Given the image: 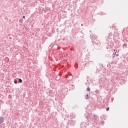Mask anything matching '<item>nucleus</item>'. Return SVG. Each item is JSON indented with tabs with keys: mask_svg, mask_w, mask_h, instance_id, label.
I'll return each instance as SVG.
<instances>
[{
	"mask_svg": "<svg viewBox=\"0 0 128 128\" xmlns=\"http://www.w3.org/2000/svg\"><path fill=\"white\" fill-rule=\"evenodd\" d=\"M98 117H96V116L91 114L90 116V120H96V118Z\"/></svg>",
	"mask_w": 128,
	"mask_h": 128,
	"instance_id": "f257e3e1",
	"label": "nucleus"
},
{
	"mask_svg": "<svg viewBox=\"0 0 128 128\" xmlns=\"http://www.w3.org/2000/svg\"><path fill=\"white\" fill-rule=\"evenodd\" d=\"M4 118H0V124L4 123Z\"/></svg>",
	"mask_w": 128,
	"mask_h": 128,
	"instance_id": "f03ea898",
	"label": "nucleus"
},
{
	"mask_svg": "<svg viewBox=\"0 0 128 128\" xmlns=\"http://www.w3.org/2000/svg\"><path fill=\"white\" fill-rule=\"evenodd\" d=\"M114 56H118V54H116V52H115L114 53Z\"/></svg>",
	"mask_w": 128,
	"mask_h": 128,
	"instance_id": "7ed1b4c3",
	"label": "nucleus"
},
{
	"mask_svg": "<svg viewBox=\"0 0 128 128\" xmlns=\"http://www.w3.org/2000/svg\"><path fill=\"white\" fill-rule=\"evenodd\" d=\"M87 92H90V87L87 88Z\"/></svg>",
	"mask_w": 128,
	"mask_h": 128,
	"instance_id": "20e7f679",
	"label": "nucleus"
},
{
	"mask_svg": "<svg viewBox=\"0 0 128 128\" xmlns=\"http://www.w3.org/2000/svg\"><path fill=\"white\" fill-rule=\"evenodd\" d=\"M90 38L92 40H94V35H92L90 36Z\"/></svg>",
	"mask_w": 128,
	"mask_h": 128,
	"instance_id": "39448f33",
	"label": "nucleus"
},
{
	"mask_svg": "<svg viewBox=\"0 0 128 128\" xmlns=\"http://www.w3.org/2000/svg\"><path fill=\"white\" fill-rule=\"evenodd\" d=\"M19 82L20 84H22V79H19Z\"/></svg>",
	"mask_w": 128,
	"mask_h": 128,
	"instance_id": "423d86ee",
	"label": "nucleus"
},
{
	"mask_svg": "<svg viewBox=\"0 0 128 128\" xmlns=\"http://www.w3.org/2000/svg\"><path fill=\"white\" fill-rule=\"evenodd\" d=\"M14 84H18V80H14Z\"/></svg>",
	"mask_w": 128,
	"mask_h": 128,
	"instance_id": "0eeeda50",
	"label": "nucleus"
},
{
	"mask_svg": "<svg viewBox=\"0 0 128 128\" xmlns=\"http://www.w3.org/2000/svg\"><path fill=\"white\" fill-rule=\"evenodd\" d=\"M110 110V108H107L106 112H108Z\"/></svg>",
	"mask_w": 128,
	"mask_h": 128,
	"instance_id": "6e6552de",
	"label": "nucleus"
},
{
	"mask_svg": "<svg viewBox=\"0 0 128 128\" xmlns=\"http://www.w3.org/2000/svg\"><path fill=\"white\" fill-rule=\"evenodd\" d=\"M43 11L44 12H45V14L46 12V10H43Z\"/></svg>",
	"mask_w": 128,
	"mask_h": 128,
	"instance_id": "1a4fd4ad",
	"label": "nucleus"
},
{
	"mask_svg": "<svg viewBox=\"0 0 128 128\" xmlns=\"http://www.w3.org/2000/svg\"><path fill=\"white\" fill-rule=\"evenodd\" d=\"M23 18H26V16H24Z\"/></svg>",
	"mask_w": 128,
	"mask_h": 128,
	"instance_id": "9d476101",
	"label": "nucleus"
},
{
	"mask_svg": "<svg viewBox=\"0 0 128 128\" xmlns=\"http://www.w3.org/2000/svg\"><path fill=\"white\" fill-rule=\"evenodd\" d=\"M87 114V116H90V114Z\"/></svg>",
	"mask_w": 128,
	"mask_h": 128,
	"instance_id": "9b49d317",
	"label": "nucleus"
},
{
	"mask_svg": "<svg viewBox=\"0 0 128 128\" xmlns=\"http://www.w3.org/2000/svg\"><path fill=\"white\" fill-rule=\"evenodd\" d=\"M86 96H87V98H88V95H87Z\"/></svg>",
	"mask_w": 128,
	"mask_h": 128,
	"instance_id": "f8f14e48",
	"label": "nucleus"
},
{
	"mask_svg": "<svg viewBox=\"0 0 128 128\" xmlns=\"http://www.w3.org/2000/svg\"><path fill=\"white\" fill-rule=\"evenodd\" d=\"M113 58H114V56H113Z\"/></svg>",
	"mask_w": 128,
	"mask_h": 128,
	"instance_id": "ddd939ff",
	"label": "nucleus"
},
{
	"mask_svg": "<svg viewBox=\"0 0 128 128\" xmlns=\"http://www.w3.org/2000/svg\"><path fill=\"white\" fill-rule=\"evenodd\" d=\"M90 118V117L88 116L87 118Z\"/></svg>",
	"mask_w": 128,
	"mask_h": 128,
	"instance_id": "4468645a",
	"label": "nucleus"
},
{
	"mask_svg": "<svg viewBox=\"0 0 128 128\" xmlns=\"http://www.w3.org/2000/svg\"><path fill=\"white\" fill-rule=\"evenodd\" d=\"M86 100H88V98H86Z\"/></svg>",
	"mask_w": 128,
	"mask_h": 128,
	"instance_id": "2eb2a0df",
	"label": "nucleus"
},
{
	"mask_svg": "<svg viewBox=\"0 0 128 128\" xmlns=\"http://www.w3.org/2000/svg\"><path fill=\"white\" fill-rule=\"evenodd\" d=\"M114 52H116V50H114Z\"/></svg>",
	"mask_w": 128,
	"mask_h": 128,
	"instance_id": "dca6fc26",
	"label": "nucleus"
}]
</instances>
